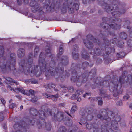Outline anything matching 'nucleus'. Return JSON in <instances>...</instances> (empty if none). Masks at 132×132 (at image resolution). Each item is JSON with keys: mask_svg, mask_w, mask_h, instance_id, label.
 I'll return each instance as SVG.
<instances>
[{"mask_svg": "<svg viewBox=\"0 0 132 132\" xmlns=\"http://www.w3.org/2000/svg\"><path fill=\"white\" fill-rule=\"evenodd\" d=\"M42 53L40 56L39 59V65L35 67L34 64L32 63V59L31 57L32 54H30L29 55V58L28 62V64H24L22 65V63H23L24 61H22L20 64L21 65V68L22 71H24L26 74H27L30 71V73L35 74L37 77L39 76L41 74L40 71L38 70V69H40L41 72H46L50 73L52 75H55L57 74L58 72H60V71H63L64 68L63 67L60 68V70H58L56 68L54 69L53 67H50V70L46 69V67L47 66L46 64L45 60L44 59H41V56Z\"/></svg>", "mask_w": 132, "mask_h": 132, "instance_id": "1", "label": "nucleus"}, {"mask_svg": "<svg viewBox=\"0 0 132 132\" xmlns=\"http://www.w3.org/2000/svg\"><path fill=\"white\" fill-rule=\"evenodd\" d=\"M131 78V76L130 75L126 76L122 74V76L119 77L118 82L117 79H115L111 83V86L109 88L110 91L111 92L117 91L118 93H119L122 84H124L125 85H127L129 84V81Z\"/></svg>", "mask_w": 132, "mask_h": 132, "instance_id": "2", "label": "nucleus"}, {"mask_svg": "<svg viewBox=\"0 0 132 132\" xmlns=\"http://www.w3.org/2000/svg\"><path fill=\"white\" fill-rule=\"evenodd\" d=\"M112 125L110 122H107L105 125L101 126V128L94 127L92 129L93 132H113L111 129Z\"/></svg>", "mask_w": 132, "mask_h": 132, "instance_id": "3", "label": "nucleus"}, {"mask_svg": "<svg viewBox=\"0 0 132 132\" xmlns=\"http://www.w3.org/2000/svg\"><path fill=\"white\" fill-rule=\"evenodd\" d=\"M101 33L99 34L97 38H94L93 36L91 34H89L87 36V38L88 41L90 40H92L93 41L96 40H98L99 39H103L104 40H106V35H105L102 31L100 32Z\"/></svg>", "mask_w": 132, "mask_h": 132, "instance_id": "4", "label": "nucleus"}, {"mask_svg": "<svg viewBox=\"0 0 132 132\" xmlns=\"http://www.w3.org/2000/svg\"><path fill=\"white\" fill-rule=\"evenodd\" d=\"M30 5L32 7V10L33 12L36 13L37 11L40 12H43V8L41 7L40 4L36 3L35 1H31L30 3Z\"/></svg>", "mask_w": 132, "mask_h": 132, "instance_id": "5", "label": "nucleus"}, {"mask_svg": "<svg viewBox=\"0 0 132 132\" xmlns=\"http://www.w3.org/2000/svg\"><path fill=\"white\" fill-rule=\"evenodd\" d=\"M100 26L103 28L106 29H108L109 27L114 29H117L120 28V26L117 25L115 22L113 21L111 23L108 24L105 22H103L100 24Z\"/></svg>", "mask_w": 132, "mask_h": 132, "instance_id": "6", "label": "nucleus"}, {"mask_svg": "<svg viewBox=\"0 0 132 132\" xmlns=\"http://www.w3.org/2000/svg\"><path fill=\"white\" fill-rule=\"evenodd\" d=\"M92 111H88L84 114L83 116V118L81 119V121L86 122L87 121L91 120L93 117Z\"/></svg>", "mask_w": 132, "mask_h": 132, "instance_id": "7", "label": "nucleus"}, {"mask_svg": "<svg viewBox=\"0 0 132 132\" xmlns=\"http://www.w3.org/2000/svg\"><path fill=\"white\" fill-rule=\"evenodd\" d=\"M67 5L69 10L71 13L73 12V10L75 9L77 10H78L79 8V5L73 2L68 3Z\"/></svg>", "mask_w": 132, "mask_h": 132, "instance_id": "8", "label": "nucleus"}, {"mask_svg": "<svg viewBox=\"0 0 132 132\" xmlns=\"http://www.w3.org/2000/svg\"><path fill=\"white\" fill-rule=\"evenodd\" d=\"M126 10L124 9H122L120 10V11H116L111 13L112 15L113 16H115V19H113V21L115 22H117L119 21V19L116 18V17H119L120 15L125 12Z\"/></svg>", "mask_w": 132, "mask_h": 132, "instance_id": "9", "label": "nucleus"}, {"mask_svg": "<svg viewBox=\"0 0 132 132\" xmlns=\"http://www.w3.org/2000/svg\"><path fill=\"white\" fill-rule=\"evenodd\" d=\"M7 89L9 90H10L11 91H13L16 92L18 93L20 92L21 93L25 95H28L29 94V93L28 91H24V89L22 88H17L15 89L12 88L10 86H9L7 87Z\"/></svg>", "mask_w": 132, "mask_h": 132, "instance_id": "10", "label": "nucleus"}, {"mask_svg": "<svg viewBox=\"0 0 132 132\" xmlns=\"http://www.w3.org/2000/svg\"><path fill=\"white\" fill-rule=\"evenodd\" d=\"M15 54L14 53H12L10 55V63H12V64L9 67L8 66L11 70H13L15 69L14 65L15 63V60L14 58L15 56Z\"/></svg>", "mask_w": 132, "mask_h": 132, "instance_id": "11", "label": "nucleus"}, {"mask_svg": "<svg viewBox=\"0 0 132 132\" xmlns=\"http://www.w3.org/2000/svg\"><path fill=\"white\" fill-rule=\"evenodd\" d=\"M25 50L22 48L19 49L17 51V55L19 57H21L23 56L25 54Z\"/></svg>", "mask_w": 132, "mask_h": 132, "instance_id": "12", "label": "nucleus"}, {"mask_svg": "<svg viewBox=\"0 0 132 132\" xmlns=\"http://www.w3.org/2000/svg\"><path fill=\"white\" fill-rule=\"evenodd\" d=\"M100 49H96L95 52V53H94L95 51L94 50L91 49L89 50V52L91 54L93 55L94 56H95L96 55H99L101 54L100 53Z\"/></svg>", "mask_w": 132, "mask_h": 132, "instance_id": "13", "label": "nucleus"}, {"mask_svg": "<svg viewBox=\"0 0 132 132\" xmlns=\"http://www.w3.org/2000/svg\"><path fill=\"white\" fill-rule=\"evenodd\" d=\"M46 97L48 98H51L54 101L57 100L58 97V96L57 94L54 95H50L46 94L45 95Z\"/></svg>", "mask_w": 132, "mask_h": 132, "instance_id": "14", "label": "nucleus"}, {"mask_svg": "<svg viewBox=\"0 0 132 132\" xmlns=\"http://www.w3.org/2000/svg\"><path fill=\"white\" fill-rule=\"evenodd\" d=\"M102 7L103 8L105 9L107 12L112 10L114 8V7H111L110 6H109L106 3H104L103 4Z\"/></svg>", "mask_w": 132, "mask_h": 132, "instance_id": "15", "label": "nucleus"}, {"mask_svg": "<svg viewBox=\"0 0 132 132\" xmlns=\"http://www.w3.org/2000/svg\"><path fill=\"white\" fill-rule=\"evenodd\" d=\"M83 93V92L81 90H77L76 93L75 95H73L72 97V98L73 99L76 98L78 96Z\"/></svg>", "mask_w": 132, "mask_h": 132, "instance_id": "16", "label": "nucleus"}, {"mask_svg": "<svg viewBox=\"0 0 132 132\" xmlns=\"http://www.w3.org/2000/svg\"><path fill=\"white\" fill-rule=\"evenodd\" d=\"M127 36V35L124 32H121L120 35V37L122 40H125Z\"/></svg>", "mask_w": 132, "mask_h": 132, "instance_id": "17", "label": "nucleus"}, {"mask_svg": "<svg viewBox=\"0 0 132 132\" xmlns=\"http://www.w3.org/2000/svg\"><path fill=\"white\" fill-rule=\"evenodd\" d=\"M84 44L86 47L89 49L93 47V44L92 42H85Z\"/></svg>", "mask_w": 132, "mask_h": 132, "instance_id": "18", "label": "nucleus"}, {"mask_svg": "<svg viewBox=\"0 0 132 132\" xmlns=\"http://www.w3.org/2000/svg\"><path fill=\"white\" fill-rule=\"evenodd\" d=\"M45 87L46 88H49L50 89V87H51L53 88H54L55 87V85L54 84H50L48 85H45Z\"/></svg>", "mask_w": 132, "mask_h": 132, "instance_id": "19", "label": "nucleus"}, {"mask_svg": "<svg viewBox=\"0 0 132 132\" xmlns=\"http://www.w3.org/2000/svg\"><path fill=\"white\" fill-rule=\"evenodd\" d=\"M86 53V52L85 51L82 54V57L86 59H87L89 58V56Z\"/></svg>", "mask_w": 132, "mask_h": 132, "instance_id": "20", "label": "nucleus"}, {"mask_svg": "<svg viewBox=\"0 0 132 132\" xmlns=\"http://www.w3.org/2000/svg\"><path fill=\"white\" fill-rule=\"evenodd\" d=\"M6 79L8 81L11 82L12 83H16V84H18V83L17 82H15L14 81L13 79H12L10 77H6Z\"/></svg>", "mask_w": 132, "mask_h": 132, "instance_id": "21", "label": "nucleus"}, {"mask_svg": "<svg viewBox=\"0 0 132 132\" xmlns=\"http://www.w3.org/2000/svg\"><path fill=\"white\" fill-rule=\"evenodd\" d=\"M66 131V129L64 127H60L58 130V132H65Z\"/></svg>", "mask_w": 132, "mask_h": 132, "instance_id": "22", "label": "nucleus"}, {"mask_svg": "<svg viewBox=\"0 0 132 132\" xmlns=\"http://www.w3.org/2000/svg\"><path fill=\"white\" fill-rule=\"evenodd\" d=\"M14 127L16 129V128H17L18 129H20L21 128H22V126L21 125H20L18 123L14 125Z\"/></svg>", "mask_w": 132, "mask_h": 132, "instance_id": "23", "label": "nucleus"}, {"mask_svg": "<svg viewBox=\"0 0 132 132\" xmlns=\"http://www.w3.org/2000/svg\"><path fill=\"white\" fill-rule=\"evenodd\" d=\"M77 108L76 105H74L73 106L71 110V112L72 113H74L75 111L77 110Z\"/></svg>", "mask_w": 132, "mask_h": 132, "instance_id": "24", "label": "nucleus"}, {"mask_svg": "<svg viewBox=\"0 0 132 132\" xmlns=\"http://www.w3.org/2000/svg\"><path fill=\"white\" fill-rule=\"evenodd\" d=\"M4 52V50L3 46H0V56L2 57Z\"/></svg>", "mask_w": 132, "mask_h": 132, "instance_id": "25", "label": "nucleus"}, {"mask_svg": "<svg viewBox=\"0 0 132 132\" xmlns=\"http://www.w3.org/2000/svg\"><path fill=\"white\" fill-rule=\"evenodd\" d=\"M72 54L73 57L75 59H76L78 57V54L74 53L73 51L72 52Z\"/></svg>", "mask_w": 132, "mask_h": 132, "instance_id": "26", "label": "nucleus"}, {"mask_svg": "<svg viewBox=\"0 0 132 132\" xmlns=\"http://www.w3.org/2000/svg\"><path fill=\"white\" fill-rule=\"evenodd\" d=\"M65 3L64 4V7H62V11L63 13H64L66 12L67 10V7L65 6Z\"/></svg>", "mask_w": 132, "mask_h": 132, "instance_id": "27", "label": "nucleus"}, {"mask_svg": "<svg viewBox=\"0 0 132 132\" xmlns=\"http://www.w3.org/2000/svg\"><path fill=\"white\" fill-rule=\"evenodd\" d=\"M124 43L123 42H118L117 46L118 47L121 48L123 46Z\"/></svg>", "mask_w": 132, "mask_h": 132, "instance_id": "28", "label": "nucleus"}, {"mask_svg": "<svg viewBox=\"0 0 132 132\" xmlns=\"http://www.w3.org/2000/svg\"><path fill=\"white\" fill-rule=\"evenodd\" d=\"M39 51V49L38 47H36L35 49L34 56L35 57L37 55V53Z\"/></svg>", "mask_w": 132, "mask_h": 132, "instance_id": "29", "label": "nucleus"}, {"mask_svg": "<svg viewBox=\"0 0 132 132\" xmlns=\"http://www.w3.org/2000/svg\"><path fill=\"white\" fill-rule=\"evenodd\" d=\"M24 91H28V92L29 93V94L28 95H29V93H30L32 95H33L34 94V91L31 89L30 90H29V91L27 90H24Z\"/></svg>", "mask_w": 132, "mask_h": 132, "instance_id": "30", "label": "nucleus"}, {"mask_svg": "<svg viewBox=\"0 0 132 132\" xmlns=\"http://www.w3.org/2000/svg\"><path fill=\"white\" fill-rule=\"evenodd\" d=\"M82 65L83 68L84 69V68L87 67L88 66V64L87 62H85L82 64Z\"/></svg>", "mask_w": 132, "mask_h": 132, "instance_id": "31", "label": "nucleus"}, {"mask_svg": "<svg viewBox=\"0 0 132 132\" xmlns=\"http://www.w3.org/2000/svg\"><path fill=\"white\" fill-rule=\"evenodd\" d=\"M86 128L88 129H90L92 127V126L91 124H87L86 125Z\"/></svg>", "mask_w": 132, "mask_h": 132, "instance_id": "32", "label": "nucleus"}, {"mask_svg": "<svg viewBox=\"0 0 132 132\" xmlns=\"http://www.w3.org/2000/svg\"><path fill=\"white\" fill-rule=\"evenodd\" d=\"M16 104L13 103L10 105L9 106V108H13L16 106Z\"/></svg>", "mask_w": 132, "mask_h": 132, "instance_id": "33", "label": "nucleus"}, {"mask_svg": "<svg viewBox=\"0 0 132 132\" xmlns=\"http://www.w3.org/2000/svg\"><path fill=\"white\" fill-rule=\"evenodd\" d=\"M59 54L60 55H61L63 53V48L61 47H60L59 48Z\"/></svg>", "mask_w": 132, "mask_h": 132, "instance_id": "34", "label": "nucleus"}, {"mask_svg": "<svg viewBox=\"0 0 132 132\" xmlns=\"http://www.w3.org/2000/svg\"><path fill=\"white\" fill-rule=\"evenodd\" d=\"M129 97V96L127 94L124 96L123 97V99L125 100H126L128 99Z\"/></svg>", "mask_w": 132, "mask_h": 132, "instance_id": "35", "label": "nucleus"}, {"mask_svg": "<svg viewBox=\"0 0 132 132\" xmlns=\"http://www.w3.org/2000/svg\"><path fill=\"white\" fill-rule=\"evenodd\" d=\"M45 51L46 53H48V54H50L49 55V56L51 55V53H50V49L49 48H48V49H47V50H46Z\"/></svg>", "mask_w": 132, "mask_h": 132, "instance_id": "36", "label": "nucleus"}, {"mask_svg": "<svg viewBox=\"0 0 132 132\" xmlns=\"http://www.w3.org/2000/svg\"><path fill=\"white\" fill-rule=\"evenodd\" d=\"M33 96L34 98L32 99L31 101H37V98L35 96Z\"/></svg>", "mask_w": 132, "mask_h": 132, "instance_id": "37", "label": "nucleus"}, {"mask_svg": "<svg viewBox=\"0 0 132 132\" xmlns=\"http://www.w3.org/2000/svg\"><path fill=\"white\" fill-rule=\"evenodd\" d=\"M127 44L129 46L131 47L132 46V42H127Z\"/></svg>", "mask_w": 132, "mask_h": 132, "instance_id": "38", "label": "nucleus"}, {"mask_svg": "<svg viewBox=\"0 0 132 132\" xmlns=\"http://www.w3.org/2000/svg\"><path fill=\"white\" fill-rule=\"evenodd\" d=\"M68 91L71 92H72L73 91V88L72 87H70L68 89Z\"/></svg>", "mask_w": 132, "mask_h": 132, "instance_id": "39", "label": "nucleus"}, {"mask_svg": "<svg viewBox=\"0 0 132 132\" xmlns=\"http://www.w3.org/2000/svg\"><path fill=\"white\" fill-rule=\"evenodd\" d=\"M98 104L99 105H101L102 104V101L101 100H98Z\"/></svg>", "mask_w": 132, "mask_h": 132, "instance_id": "40", "label": "nucleus"}, {"mask_svg": "<svg viewBox=\"0 0 132 132\" xmlns=\"http://www.w3.org/2000/svg\"><path fill=\"white\" fill-rule=\"evenodd\" d=\"M1 101L2 103L4 105L6 103V102L5 100L3 99H1Z\"/></svg>", "mask_w": 132, "mask_h": 132, "instance_id": "41", "label": "nucleus"}, {"mask_svg": "<svg viewBox=\"0 0 132 132\" xmlns=\"http://www.w3.org/2000/svg\"><path fill=\"white\" fill-rule=\"evenodd\" d=\"M87 95H88L89 96V93H86V94L83 95V96L84 97H85Z\"/></svg>", "mask_w": 132, "mask_h": 132, "instance_id": "42", "label": "nucleus"}, {"mask_svg": "<svg viewBox=\"0 0 132 132\" xmlns=\"http://www.w3.org/2000/svg\"><path fill=\"white\" fill-rule=\"evenodd\" d=\"M47 114L49 115H52L51 114V111H50V110H49V111H47Z\"/></svg>", "mask_w": 132, "mask_h": 132, "instance_id": "43", "label": "nucleus"}, {"mask_svg": "<svg viewBox=\"0 0 132 132\" xmlns=\"http://www.w3.org/2000/svg\"><path fill=\"white\" fill-rule=\"evenodd\" d=\"M79 81H77V85H78V86H80V85H81V82L80 84H79Z\"/></svg>", "mask_w": 132, "mask_h": 132, "instance_id": "44", "label": "nucleus"}, {"mask_svg": "<svg viewBox=\"0 0 132 132\" xmlns=\"http://www.w3.org/2000/svg\"><path fill=\"white\" fill-rule=\"evenodd\" d=\"M6 66H5V65H3V66H1V65L0 66V67L2 69H4L5 68H6Z\"/></svg>", "mask_w": 132, "mask_h": 132, "instance_id": "45", "label": "nucleus"}, {"mask_svg": "<svg viewBox=\"0 0 132 132\" xmlns=\"http://www.w3.org/2000/svg\"><path fill=\"white\" fill-rule=\"evenodd\" d=\"M7 40L5 39V38H0V40H3V41H5V40Z\"/></svg>", "mask_w": 132, "mask_h": 132, "instance_id": "46", "label": "nucleus"}, {"mask_svg": "<svg viewBox=\"0 0 132 132\" xmlns=\"http://www.w3.org/2000/svg\"><path fill=\"white\" fill-rule=\"evenodd\" d=\"M71 80L72 81L73 80L74 81H76L77 80L76 79H75L73 77H71Z\"/></svg>", "mask_w": 132, "mask_h": 132, "instance_id": "47", "label": "nucleus"}, {"mask_svg": "<svg viewBox=\"0 0 132 132\" xmlns=\"http://www.w3.org/2000/svg\"><path fill=\"white\" fill-rule=\"evenodd\" d=\"M73 47L75 48V50H76L77 49L78 47L76 45H74Z\"/></svg>", "mask_w": 132, "mask_h": 132, "instance_id": "48", "label": "nucleus"}, {"mask_svg": "<svg viewBox=\"0 0 132 132\" xmlns=\"http://www.w3.org/2000/svg\"><path fill=\"white\" fill-rule=\"evenodd\" d=\"M17 1L18 4H20L21 1V0H17Z\"/></svg>", "mask_w": 132, "mask_h": 132, "instance_id": "49", "label": "nucleus"}, {"mask_svg": "<svg viewBox=\"0 0 132 132\" xmlns=\"http://www.w3.org/2000/svg\"><path fill=\"white\" fill-rule=\"evenodd\" d=\"M106 19L107 18L106 17H104L102 19L103 21H104V22H105V20H106Z\"/></svg>", "mask_w": 132, "mask_h": 132, "instance_id": "50", "label": "nucleus"}, {"mask_svg": "<svg viewBox=\"0 0 132 132\" xmlns=\"http://www.w3.org/2000/svg\"><path fill=\"white\" fill-rule=\"evenodd\" d=\"M81 100V99L80 98H78L77 99V101L79 102H80Z\"/></svg>", "mask_w": 132, "mask_h": 132, "instance_id": "51", "label": "nucleus"}, {"mask_svg": "<svg viewBox=\"0 0 132 132\" xmlns=\"http://www.w3.org/2000/svg\"><path fill=\"white\" fill-rule=\"evenodd\" d=\"M129 35L132 38V31L130 32Z\"/></svg>", "mask_w": 132, "mask_h": 132, "instance_id": "52", "label": "nucleus"}, {"mask_svg": "<svg viewBox=\"0 0 132 132\" xmlns=\"http://www.w3.org/2000/svg\"><path fill=\"white\" fill-rule=\"evenodd\" d=\"M61 87L62 88H64V89L65 90H67L68 89V88L67 87H62V86Z\"/></svg>", "mask_w": 132, "mask_h": 132, "instance_id": "53", "label": "nucleus"}, {"mask_svg": "<svg viewBox=\"0 0 132 132\" xmlns=\"http://www.w3.org/2000/svg\"><path fill=\"white\" fill-rule=\"evenodd\" d=\"M16 97L19 99H20L21 98V97L19 95H16Z\"/></svg>", "mask_w": 132, "mask_h": 132, "instance_id": "54", "label": "nucleus"}, {"mask_svg": "<svg viewBox=\"0 0 132 132\" xmlns=\"http://www.w3.org/2000/svg\"><path fill=\"white\" fill-rule=\"evenodd\" d=\"M98 117L99 118H101L102 117L100 115H98Z\"/></svg>", "mask_w": 132, "mask_h": 132, "instance_id": "55", "label": "nucleus"}, {"mask_svg": "<svg viewBox=\"0 0 132 132\" xmlns=\"http://www.w3.org/2000/svg\"><path fill=\"white\" fill-rule=\"evenodd\" d=\"M23 106L22 105L20 107V109L21 110L23 109Z\"/></svg>", "mask_w": 132, "mask_h": 132, "instance_id": "56", "label": "nucleus"}, {"mask_svg": "<svg viewBox=\"0 0 132 132\" xmlns=\"http://www.w3.org/2000/svg\"><path fill=\"white\" fill-rule=\"evenodd\" d=\"M94 10L93 9L91 10L90 11V12L91 13H93Z\"/></svg>", "mask_w": 132, "mask_h": 132, "instance_id": "57", "label": "nucleus"}, {"mask_svg": "<svg viewBox=\"0 0 132 132\" xmlns=\"http://www.w3.org/2000/svg\"><path fill=\"white\" fill-rule=\"evenodd\" d=\"M94 71H95L94 70H92L91 71V73L93 72Z\"/></svg>", "mask_w": 132, "mask_h": 132, "instance_id": "58", "label": "nucleus"}, {"mask_svg": "<svg viewBox=\"0 0 132 132\" xmlns=\"http://www.w3.org/2000/svg\"><path fill=\"white\" fill-rule=\"evenodd\" d=\"M127 28L128 29H130V27L129 26H128L127 27Z\"/></svg>", "mask_w": 132, "mask_h": 132, "instance_id": "59", "label": "nucleus"}, {"mask_svg": "<svg viewBox=\"0 0 132 132\" xmlns=\"http://www.w3.org/2000/svg\"><path fill=\"white\" fill-rule=\"evenodd\" d=\"M75 40H76L75 39V38H72L71 41H75Z\"/></svg>", "mask_w": 132, "mask_h": 132, "instance_id": "60", "label": "nucleus"}, {"mask_svg": "<svg viewBox=\"0 0 132 132\" xmlns=\"http://www.w3.org/2000/svg\"><path fill=\"white\" fill-rule=\"evenodd\" d=\"M109 34L110 35H114V34H113V33H109Z\"/></svg>", "mask_w": 132, "mask_h": 132, "instance_id": "61", "label": "nucleus"}, {"mask_svg": "<svg viewBox=\"0 0 132 132\" xmlns=\"http://www.w3.org/2000/svg\"><path fill=\"white\" fill-rule=\"evenodd\" d=\"M63 115H62L61 116V119H62L63 118Z\"/></svg>", "mask_w": 132, "mask_h": 132, "instance_id": "62", "label": "nucleus"}, {"mask_svg": "<svg viewBox=\"0 0 132 132\" xmlns=\"http://www.w3.org/2000/svg\"><path fill=\"white\" fill-rule=\"evenodd\" d=\"M97 84L98 85H98H99V86H101V84L100 83H99L98 84L97 83Z\"/></svg>", "mask_w": 132, "mask_h": 132, "instance_id": "63", "label": "nucleus"}, {"mask_svg": "<svg viewBox=\"0 0 132 132\" xmlns=\"http://www.w3.org/2000/svg\"><path fill=\"white\" fill-rule=\"evenodd\" d=\"M126 23H130L129 22V21H127L126 22Z\"/></svg>", "mask_w": 132, "mask_h": 132, "instance_id": "64", "label": "nucleus"}]
</instances>
